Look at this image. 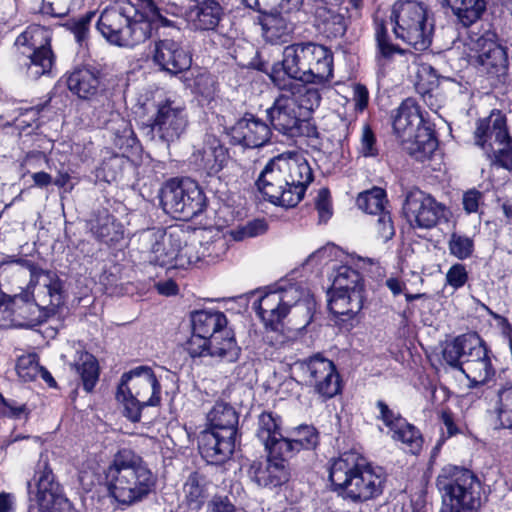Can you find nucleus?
Masks as SVG:
<instances>
[{
    "mask_svg": "<svg viewBox=\"0 0 512 512\" xmlns=\"http://www.w3.org/2000/svg\"><path fill=\"white\" fill-rule=\"evenodd\" d=\"M29 410L24 403H20L13 399H6L0 394V417H8L12 419H27Z\"/></svg>",
    "mask_w": 512,
    "mask_h": 512,
    "instance_id": "13d9d810",
    "label": "nucleus"
},
{
    "mask_svg": "<svg viewBox=\"0 0 512 512\" xmlns=\"http://www.w3.org/2000/svg\"><path fill=\"white\" fill-rule=\"evenodd\" d=\"M112 121L118 123V128L111 127L115 134V145L120 149L133 147L136 144V137L130 123L120 118L119 114H116Z\"/></svg>",
    "mask_w": 512,
    "mask_h": 512,
    "instance_id": "5fc2aeb1",
    "label": "nucleus"
},
{
    "mask_svg": "<svg viewBox=\"0 0 512 512\" xmlns=\"http://www.w3.org/2000/svg\"><path fill=\"white\" fill-rule=\"evenodd\" d=\"M461 372L470 381L471 387L486 384L495 375L487 348L478 336L474 338L471 350L463 360Z\"/></svg>",
    "mask_w": 512,
    "mask_h": 512,
    "instance_id": "5701e85b",
    "label": "nucleus"
},
{
    "mask_svg": "<svg viewBox=\"0 0 512 512\" xmlns=\"http://www.w3.org/2000/svg\"><path fill=\"white\" fill-rule=\"evenodd\" d=\"M388 433L395 442L401 444L405 452L417 455L422 450L423 438L420 431L406 419L400 420L398 426Z\"/></svg>",
    "mask_w": 512,
    "mask_h": 512,
    "instance_id": "a19ab883",
    "label": "nucleus"
},
{
    "mask_svg": "<svg viewBox=\"0 0 512 512\" xmlns=\"http://www.w3.org/2000/svg\"><path fill=\"white\" fill-rule=\"evenodd\" d=\"M393 128L409 155L418 161L428 159L438 146L433 130L424 124L420 108L412 98L405 99L397 110Z\"/></svg>",
    "mask_w": 512,
    "mask_h": 512,
    "instance_id": "1a4fd4ad",
    "label": "nucleus"
},
{
    "mask_svg": "<svg viewBox=\"0 0 512 512\" xmlns=\"http://www.w3.org/2000/svg\"><path fill=\"white\" fill-rule=\"evenodd\" d=\"M30 303L34 302L30 299L28 291L17 294L12 298L0 291V322L2 320H7L12 314L17 315L30 323L37 321L40 316V311L35 314H31L28 307V304Z\"/></svg>",
    "mask_w": 512,
    "mask_h": 512,
    "instance_id": "4c0bfd02",
    "label": "nucleus"
},
{
    "mask_svg": "<svg viewBox=\"0 0 512 512\" xmlns=\"http://www.w3.org/2000/svg\"><path fill=\"white\" fill-rule=\"evenodd\" d=\"M161 204L167 213L191 219L203 212L206 197L195 181L189 178L173 179L162 189Z\"/></svg>",
    "mask_w": 512,
    "mask_h": 512,
    "instance_id": "4468645a",
    "label": "nucleus"
},
{
    "mask_svg": "<svg viewBox=\"0 0 512 512\" xmlns=\"http://www.w3.org/2000/svg\"><path fill=\"white\" fill-rule=\"evenodd\" d=\"M212 482L200 471L191 473L183 485L184 498L187 504L196 510L201 509L209 495Z\"/></svg>",
    "mask_w": 512,
    "mask_h": 512,
    "instance_id": "ea45409f",
    "label": "nucleus"
},
{
    "mask_svg": "<svg viewBox=\"0 0 512 512\" xmlns=\"http://www.w3.org/2000/svg\"><path fill=\"white\" fill-rule=\"evenodd\" d=\"M347 10V7L322 1L315 11L317 29L327 38L342 37L347 29Z\"/></svg>",
    "mask_w": 512,
    "mask_h": 512,
    "instance_id": "c85d7f7f",
    "label": "nucleus"
},
{
    "mask_svg": "<svg viewBox=\"0 0 512 512\" xmlns=\"http://www.w3.org/2000/svg\"><path fill=\"white\" fill-rule=\"evenodd\" d=\"M192 331L207 338L228 329L225 314L219 310H200L191 315Z\"/></svg>",
    "mask_w": 512,
    "mask_h": 512,
    "instance_id": "f704fd0d",
    "label": "nucleus"
},
{
    "mask_svg": "<svg viewBox=\"0 0 512 512\" xmlns=\"http://www.w3.org/2000/svg\"><path fill=\"white\" fill-rule=\"evenodd\" d=\"M75 366L82 379L84 389L87 392L92 391L99 377V368L95 357L90 353H82Z\"/></svg>",
    "mask_w": 512,
    "mask_h": 512,
    "instance_id": "09e8293b",
    "label": "nucleus"
},
{
    "mask_svg": "<svg viewBox=\"0 0 512 512\" xmlns=\"http://www.w3.org/2000/svg\"><path fill=\"white\" fill-rule=\"evenodd\" d=\"M67 85L70 91L85 99L96 94L99 78L90 69L80 68L68 76Z\"/></svg>",
    "mask_w": 512,
    "mask_h": 512,
    "instance_id": "79ce46f5",
    "label": "nucleus"
},
{
    "mask_svg": "<svg viewBox=\"0 0 512 512\" xmlns=\"http://www.w3.org/2000/svg\"><path fill=\"white\" fill-rule=\"evenodd\" d=\"M279 89L294 85L325 84L333 77V54L325 46L307 42L284 48L283 59L269 74Z\"/></svg>",
    "mask_w": 512,
    "mask_h": 512,
    "instance_id": "f03ea898",
    "label": "nucleus"
},
{
    "mask_svg": "<svg viewBox=\"0 0 512 512\" xmlns=\"http://www.w3.org/2000/svg\"><path fill=\"white\" fill-rule=\"evenodd\" d=\"M474 136L476 145L485 151L493 164L512 169V139L501 111L493 110L488 117L479 120Z\"/></svg>",
    "mask_w": 512,
    "mask_h": 512,
    "instance_id": "9b49d317",
    "label": "nucleus"
},
{
    "mask_svg": "<svg viewBox=\"0 0 512 512\" xmlns=\"http://www.w3.org/2000/svg\"><path fill=\"white\" fill-rule=\"evenodd\" d=\"M16 371L23 381L35 380L41 372L37 355L27 354L19 357L16 364Z\"/></svg>",
    "mask_w": 512,
    "mask_h": 512,
    "instance_id": "6e6d98bb",
    "label": "nucleus"
},
{
    "mask_svg": "<svg viewBox=\"0 0 512 512\" xmlns=\"http://www.w3.org/2000/svg\"><path fill=\"white\" fill-rule=\"evenodd\" d=\"M509 379L497 391L495 412L502 428L512 429V369H508Z\"/></svg>",
    "mask_w": 512,
    "mask_h": 512,
    "instance_id": "a18cd8bd",
    "label": "nucleus"
},
{
    "mask_svg": "<svg viewBox=\"0 0 512 512\" xmlns=\"http://www.w3.org/2000/svg\"><path fill=\"white\" fill-rule=\"evenodd\" d=\"M387 203L386 193L382 188L374 187L371 190L359 194L357 198L358 207L369 214L380 215L385 210Z\"/></svg>",
    "mask_w": 512,
    "mask_h": 512,
    "instance_id": "8fccbe9b",
    "label": "nucleus"
},
{
    "mask_svg": "<svg viewBox=\"0 0 512 512\" xmlns=\"http://www.w3.org/2000/svg\"><path fill=\"white\" fill-rule=\"evenodd\" d=\"M376 229L379 237L383 241H388L394 236L395 229L391 215L388 211L378 215Z\"/></svg>",
    "mask_w": 512,
    "mask_h": 512,
    "instance_id": "774afa93",
    "label": "nucleus"
},
{
    "mask_svg": "<svg viewBox=\"0 0 512 512\" xmlns=\"http://www.w3.org/2000/svg\"><path fill=\"white\" fill-rule=\"evenodd\" d=\"M287 459L274 458L268 454L265 461L253 462L248 470L249 478L259 487L275 488L289 480Z\"/></svg>",
    "mask_w": 512,
    "mask_h": 512,
    "instance_id": "393cba45",
    "label": "nucleus"
},
{
    "mask_svg": "<svg viewBox=\"0 0 512 512\" xmlns=\"http://www.w3.org/2000/svg\"><path fill=\"white\" fill-rule=\"evenodd\" d=\"M153 0H126L105 8L97 21V29L111 44L133 48L149 39L160 26H170Z\"/></svg>",
    "mask_w": 512,
    "mask_h": 512,
    "instance_id": "f257e3e1",
    "label": "nucleus"
},
{
    "mask_svg": "<svg viewBox=\"0 0 512 512\" xmlns=\"http://www.w3.org/2000/svg\"><path fill=\"white\" fill-rule=\"evenodd\" d=\"M257 315L267 327L274 328L287 315L282 305V299L278 295L275 287L269 288L257 302L254 303Z\"/></svg>",
    "mask_w": 512,
    "mask_h": 512,
    "instance_id": "473e14b6",
    "label": "nucleus"
},
{
    "mask_svg": "<svg viewBox=\"0 0 512 512\" xmlns=\"http://www.w3.org/2000/svg\"><path fill=\"white\" fill-rule=\"evenodd\" d=\"M436 486L442 497L439 512H479L482 486L472 471L446 465L437 476Z\"/></svg>",
    "mask_w": 512,
    "mask_h": 512,
    "instance_id": "0eeeda50",
    "label": "nucleus"
},
{
    "mask_svg": "<svg viewBox=\"0 0 512 512\" xmlns=\"http://www.w3.org/2000/svg\"><path fill=\"white\" fill-rule=\"evenodd\" d=\"M283 0L279 6L281 12L264 14L261 18V26L264 39L271 44H280L287 42L291 33L294 31L295 22L291 18V13L299 11L297 9H284Z\"/></svg>",
    "mask_w": 512,
    "mask_h": 512,
    "instance_id": "cd10ccee",
    "label": "nucleus"
},
{
    "mask_svg": "<svg viewBox=\"0 0 512 512\" xmlns=\"http://www.w3.org/2000/svg\"><path fill=\"white\" fill-rule=\"evenodd\" d=\"M180 230L169 233L162 228H149L138 234L139 250L148 261L161 267L175 268L177 249L181 244Z\"/></svg>",
    "mask_w": 512,
    "mask_h": 512,
    "instance_id": "dca6fc26",
    "label": "nucleus"
},
{
    "mask_svg": "<svg viewBox=\"0 0 512 512\" xmlns=\"http://www.w3.org/2000/svg\"><path fill=\"white\" fill-rule=\"evenodd\" d=\"M51 31L40 25L28 26L15 40L18 51L26 56L28 76L37 79L50 73L54 64Z\"/></svg>",
    "mask_w": 512,
    "mask_h": 512,
    "instance_id": "ddd939ff",
    "label": "nucleus"
},
{
    "mask_svg": "<svg viewBox=\"0 0 512 512\" xmlns=\"http://www.w3.org/2000/svg\"><path fill=\"white\" fill-rule=\"evenodd\" d=\"M447 245L450 255L460 261L467 260L474 254V239L466 234L453 232Z\"/></svg>",
    "mask_w": 512,
    "mask_h": 512,
    "instance_id": "3c124183",
    "label": "nucleus"
},
{
    "mask_svg": "<svg viewBox=\"0 0 512 512\" xmlns=\"http://www.w3.org/2000/svg\"><path fill=\"white\" fill-rule=\"evenodd\" d=\"M445 2L466 27L475 23L486 8L485 0H445Z\"/></svg>",
    "mask_w": 512,
    "mask_h": 512,
    "instance_id": "49530a36",
    "label": "nucleus"
},
{
    "mask_svg": "<svg viewBox=\"0 0 512 512\" xmlns=\"http://www.w3.org/2000/svg\"><path fill=\"white\" fill-rule=\"evenodd\" d=\"M359 151L364 157H374L378 154L376 137L368 124L362 127Z\"/></svg>",
    "mask_w": 512,
    "mask_h": 512,
    "instance_id": "680f3d73",
    "label": "nucleus"
},
{
    "mask_svg": "<svg viewBox=\"0 0 512 512\" xmlns=\"http://www.w3.org/2000/svg\"><path fill=\"white\" fill-rule=\"evenodd\" d=\"M282 90L284 92L266 110L271 126L290 138L317 137V129L308 116L320 104L319 91L306 85H294Z\"/></svg>",
    "mask_w": 512,
    "mask_h": 512,
    "instance_id": "39448f33",
    "label": "nucleus"
},
{
    "mask_svg": "<svg viewBox=\"0 0 512 512\" xmlns=\"http://www.w3.org/2000/svg\"><path fill=\"white\" fill-rule=\"evenodd\" d=\"M34 479L36 481V502L38 512H61L68 506V500L62 494L60 485L55 482L52 469L42 456L37 465Z\"/></svg>",
    "mask_w": 512,
    "mask_h": 512,
    "instance_id": "aec40b11",
    "label": "nucleus"
},
{
    "mask_svg": "<svg viewBox=\"0 0 512 512\" xmlns=\"http://www.w3.org/2000/svg\"><path fill=\"white\" fill-rule=\"evenodd\" d=\"M267 231V224L264 220H254L247 223L245 226L241 227L237 231L234 232V237L236 240H243L245 238L256 237L264 234Z\"/></svg>",
    "mask_w": 512,
    "mask_h": 512,
    "instance_id": "0e129e2a",
    "label": "nucleus"
},
{
    "mask_svg": "<svg viewBox=\"0 0 512 512\" xmlns=\"http://www.w3.org/2000/svg\"><path fill=\"white\" fill-rule=\"evenodd\" d=\"M200 249L203 262L210 264L222 257L226 253L228 246L226 239L218 236L205 244L200 243Z\"/></svg>",
    "mask_w": 512,
    "mask_h": 512,
    "instance_id": "4d7b16f0",
    "label": "nucleus"
},
{
    "mask_svg": "<svg viewBox=\"0 0 512 512\" xmlns=\"http://www.w3.org/2000/svg\"><path fill=\"white\" fill-rule=\"evenodd\" d=\"M376 407L379 412L377 418L381 420L384 423V425L388 428V432L393 430L396 424L398 425V422H400V420H405V418H403L399 413L390 409L389 406L382 400H378L376 402Z\"/></svg>",
    "mask_w": 512,
    "mask_h": 512,
    "instance_id": "e2e57ef3",
    "label": "nucleus"
},
{
    "mask_svg": "<svg viewBox=\"0 0 512 512\" xmlns=\"http://www.w3.org/2000/svg\"><path fill=\"white\" fill-rule=\"evenodd\" d=\"M186 351L192 358L210 357V338L193 332L186 342Z\"/></svg>",
    "mask_w": 512,
    "mask_h": 512,
    "instance_id": "052dcab7",
    "label": "nucleus"
},
{
    "mask_svg": "<svg viewBox=\"0 0 512 512\" xmlns=\"http://www.w3.org/2000/svg\"><path fill=\"white\" fill-rule=\"evenodd\" d=\"M198 447L208 463L222 464L234 451L235 436L204 430L199 436Z\"/></svg>",
    "mask_w": 512,
    "mask_h": 512,
    "instance_id": "bb28decb",
    "label": "nucleus"
},
{
    "mask_svg": "<svg viewBox=\"0 0 512 512\" xmlns=\"http://www.w3.org/2000/svg\"><path fill=\"white\" fill-rule=\"evenodd\" d=\"M223 16V9L215 0H203L187 12V20L194 30H214Z\"/></svg>",
    "mask_w": 512,
    "mask_h": 512,
    "instance_id": "7c9ffc66",
    "label": "nucleus"
},
{
    "mask_svg": "<svg viewBox=\"0 0 512 512\" xmlns=\"http://www.w3.org/2000/svg\"><path fill=\"white\" fill-rule=\"evenodd\" d=\"M402 211L412 228L430 229L438 224L445 206L430 194L415 188L407 192Z\"/></svg>",
    "mask_w": 512,
    "mask_h": 512,
    "instance_id": "a211bd4d",
    "label": "nucleus"
},
{
    "mask_svg": "<svg viewBox=\"0 0 512 512\" xmlns=\"http://www.w3.org/2000/svg\"><path fill=\"white\" fill-rule=\"evenodd\" d=\"M234 143L247 148L264 146L271 137V128L253 114H245L231 128Z\"/></svg>",
    "mask_w": 512,
    "mask_h": 512,
    "instance_id": "b1692460",
    "label": "nucleus"
},
{
    "mask_svg": "<svg viewBox=\"0 0 512 512\" xmlns=\"http://www.w3.org/2000/svg\"><path fill=\"white\" fill-rule=\"evenodd\" d=\"M329 479L343 500L363 504L378 498L384 489L385 476L356 451H347L330 461Z\"/></svg>",
    "mask_w": 512,
    "mask_h": 512,
    "instance_id": "20e7f679",
    "label": "nucleus"
},
{
    "mask_svg": "<svg viewBox=\"0 0 512 512\" xmlns=\"http://www.w3.org/2000/svg\"><path fill=\"white\" fill-rule=\"evenodd\" d=\"M351 263H354V258L351 257ZM347 261L345 264L339 266L334 270L332 275V288L343 289L346 291L358 290L363 294V284L360 273L352 268Z\"/></svg>",
    "mask_w": 512,
    "mask_h": 512,
    "instance_id": "de8ad7c7",
    "label": "nucleus"
},
{
    "mask_svg": "<svg viewBox=\"0 0 512 512\" xmlns=\"http://www.w3.org/2000/svg\"><path fill=\"white\" fill-rule=\"evenodd\" d=\"M319 443V435L315 427L310 425H300L294 428L286 441L280 445L283 448V458L289 459L302 449H314Z\"/></svg>",
    "mask_w": 512,
    "mask_h": 512,
    "instance_id": "72a5a7b5",
    "label": "nucleus"
},
{
    "mask_svg": "<svg viewBox=\"0 0 512 512\" xmlns=\"http://www.w3.org/2000/svg\"><path fill=\"white\" fill-rule=\"evenodd\" d=\"M92 234L105 244L119 242L124 236L123 225L107 211L99 212L90 222Z\"/></svg>",
    "mask_w": 512,
    "mask_h": 512,
    "instance_id": "e433bc0d",
    "label": "nucleus"
},
{
    "mask_svg": "<svg viewBox=\"0 0 512 512\" xmlns=\"http://www.w3.org/2000/svg\"><path fill=\"white\" fill-rule=\"evenodd\" d=\"M477 335H461L447 343L443 349L442 357L451 368L462 370L463 360L471 350L473 340Z\"/></svg>",
    "mask_w": 512,
    "mask_h": 512,
    "instance_id": "37998d69",
    "label": "nucleus"
},
{
    "mask_svg": "<svg viewBox=\"0 0 512 512\" xmlns=\"http://www.w3.org/2000/svg\"><path fill=\"white\" fill-rule=\"evenodd\" d=\"M208 427L206 430L236 435L238 415L235 409L226 403H216L207 415Z\"/></svg>",
    "mask_w": 512,
    "mask_h": 512,
    "instance_id": "c9c22d12",
    "label": "nucleus"
},
{
    "mask_svg": "<svg viewBox=\"0 0 512 512\" xmlns=\"http://www.w3.org/2000/svg\"><path fill=\"white\" fill-rule=\"evenodd\" d=\"M293 370L313 386L323 398H332L340 391L339 375L332 361L319 355L294 363Z\"/></svg>",
    "mask_w": 512,
    "mask_h": 512,
    "instance_id": "f3484780",
    "label": "nucleus"
},
{
    "mask_svg": "<svg viewBox=\"0 0 512 512\" xmlns=\"http://www.w3.org/2000/svg\"><path fill=\"white\" fill-rule=\"evenodd\" d=\"M313 178L312 168L304 156L287 153L271 159L256 184L268 201L290 208L302 200Z\"/></svg>",
    "mask_w": 512,
    "mask_h": 512,
    "instance_id": "7ed1b4c3",
    "label": "nucleus"
},
{
    "mask_svg": "<svg viewBox=\"0 0 512 512\" xmlns=\"http://www.w3.org/2000/svg\"><path fill=\"white\" fill-rule=\"evenodd\" d=\"M469 279L466 266L462 263L453 264L445 274V283L454 291L463 288Z\"/></svg>",
    "mask_w": 512,
    "mask_h": 512,
    "instance_id": "bf43d9fd",
    "label": "nucleus"
},
{
    "mask_svg": "<svg viewBox=\"0 0 512 512\" xmlns=\"http://www.w3.org/2000/svg\"><path fill=\"white\" fill-rule=\"evenodd\" d=\"M275 289L282 299V305L287 314L292 308L298 309L305 316V324L310 323L315 309V300L305 283H281L277 284Z\"/></svg>",
    "mask_w": 512,
    "mask_h": 512,
    "instance_id": "a878e982",
    "label": "nucleus"
},
{
    "mask_svg": "<svg viewBox=\"0 0 512 512\" xmlns=\"http://www.w3.org/2000/svg\"><path fill=\"white\" fill-rule=\"evenodd\" d=\"M281 424V417L271 412H263L258 417L256 436L271 457L282 459L283 448L280 444L286 441V437L281 433Z\"/></svg>",
    "mask_w": 512,
    "mask_h": 512,
    "instance_id": "c756f323",
    "label": "nucleus"
},
{
    "mask_svg": "<svg viewBox=\"0 0 512 512\" xmlns=\"http://www.w3.org/2000/svg\"><path fill=\"white\" fill-rule=\"evenodd\" d=\"M463 54L471 66L489 77L498 78L508 70L506 48L497 43L492 33L470 35L464 42Z\"/></svg>",
    "mask_w": 512,
    "mask_h": 512,
    "instance_id": "f8f14e48",
    "label": "nucleus"
},
{
    "mask_svg": "<svg viewBox=\"0 0 512 512\" xmlns=\"http://www.w3.org/2000/svg\"><path fill=\"white\" fill-rule=\"evenodd\" d=\"M105 480L111 496L125 505L142 501L156 485V476L148 465L128 449L115 454L105 471Z\"/></svg>",
    "mask_w": 512,
    "mask_h": 512,
    "instance_id": "423d86ee",
    "label": "nucleus"
},
{
    "mask_svg": "<svg viewBox=\"0 0 512 512\" xmlns=\"http://www.w3.org/2000/svg\"><path fill=\"white\" fill-rule=\"evenodd\" d=\"M375 40H376V62L379 67H385L395 57L402 55L404 50L391 43L387 29L383 22L375 20Z\"/></svg>",
    "mask_w": 512,
    "mask_h": 512,
    "instance_id": "c03bdc74",
    "label": "nucleus"
},
{
    "mask_svg": "<svg viewBox=\"0 0 512 512\" xmlns=\"http://www.w3.org/2000/svg\"><path fill=\"white\" fill-rule=\"evenodd\" d=\"M200 261H203L200 244H183V241L181 240V244L177 249V259L175 263V268L184 269L191 265H195Z\"/></svg>",
    "mask_w": 512,
    "mask_h": 512,
    "instance_id": "603ef678",
    "label": "nucleus"
},
{
    "mask_svg": "<svg viewBox=\"0 0 512 512\" xmlns=\"http://www.w3.org/2000/svg\"><path fill=\"white\" fill-rule=\"evenodd\" d=\"M221 332L210 338V357L227 363L236 362L241 354V348L237 344L234 331L228 328Z\"/></svg>",
    "mask_w": 512,
    "mask_h": 512,
    "instance_id": "58836bf2",
    "label": "nucleus"
},
{
    "mask_svg": "<svg viewBox=\"0 0 512 512\" xmlns=\"http://www.w3.org/2000/svg\"><path fill=\"white\" fill-rule=\"evenodd\" d=\"M391 18L395 22L393 31L398 39L419 51L431 45L434 25L423 2L399 0L393 6Z\"/></svg>",
    "mask_w": 512,
    "mask_h": 512,
    "instance_id": "9d476101",
    "label": "nucleus"
},
{
    "mask_svg": "<svg viewBox=\"0 0 512 512\" xmlns=\"http://www.w3.org/2000/svg\"><path fill=\"white\" fill-rule=\"evenodd\" d=\"M315 206L319 213L320 221L326 222L332 215L330 192L327 188L319 189Z\"/></svg>",
    "mask_w": 512,
    "mask_h": 512,
    "instance_id": "69168bd1",
    "label": "nucleus"
},
{
    "mask_svg": "<svg viewBox=\"0 0 512 512\" xmlns=\"http://www.w3.org/2000/svg\"><path fill=\"white\" fill-rule=\"evenodd\" d=\"M95 16V12H87L86 14L72 18L66 21L64 26L73 33L76 42L83 46L87 40L89 25Z\"/></svg>",
    "mask_w": 512,
    "mask_h": 512,
    "instance_id": "864d4df0",
    "label": "nucleus"
},
{
    "mask_svg": "<svg viewBox=\"0 0 512 512\" xmlns=\"http://www.w3.org/2000/svg\"><path fill=\"white\" fill-rule=\"evenodd\" d=\"M369 91L363 84L357 83L353 85L352 102L356 113H363L369 104Z\"/></svg>",
    "mask_w": 512,
    "mask_h": 512,
    "instance_id": "338daca9",
    "label": "nucleus"
},
{
    "mask_svg": "<svg viewBox=\"0 0 512 512\" xmlns=\"http://www.w3.org/2000/svg\"><path fill=\"white\" fill-rule=\"evenodd\" d=\"M154 65L162 72L177 75L190 68L192 57L183 45L171 38L154 41L150 50Z\"/></svg>",
    "mask_w": 512,
    "mask_h": 512,
    "instance_id": "412c9836",
    "label": "nucleus"
},
{
    "mask_svg": "<svg viewBox=\"0 0 512 512\" xmlns=\"http://www.w3.org/2000/svg\"><path fill=\"white\" fill-rule=\"evenodd\" d=\"M161 385L154 371L147 366L136 367L121 376L116 399L123 406V414L131 422L141 420L145 407H155L161 402Z\"/></svg>",
    "mask_w": 512,
    "mask_h": 512,
    "instance_id": "6e6552de",
    "label": "nucleus"
},
{
    "mask_svg": "<svg viewBox=\"0 0 512 512\" xmlns=\"http://www.w3.org/2000/svg\"><path fill=\"white\" fill-rule=\"evenodd\" d=\"M188 126L186 109L180 103L166 99L155 105L154 114L148 119L144 129L151 140L169 146L179 140Z\"/></svg>",
    "mask_w": 512,
    "mask_h": 512,
    "instance_id": "2eb2a0df",
    "label": "nucleus"
},
{
    "mask_svg": "<svg viewBox=\"0 0 512 512\" xmlns=\"http://www.w3.org/2000/svg\"><path fill=\"white\" fill-rule=\"evenodd\" d=\"M229 159L227 149L214 135H205L203 141L194 146L190 162L207 175L218 174Z\"/></svg>",
    "mask_w": 512,
    "mask_h": 512,
    "instance_id": "4be33fe9",
    "label": "nucleus"
},
{
    "mask_svg": "<svg viewBox=\"0 0 512 512\" xmlns=\"http://www.w3.org/2000/svg\"><path fill=\"white\" fill-rule=\"evenodd\" d=\"M328 297V308L335 316L353 317L363 307V294L358 290L346 291L331 288Z\"/></svg>",
    "mask_w": 512,
    "mask_h": 512,
    "instance_id": "2f4dec72",
    "label": "nucleus"
},
{
    "mask_svg": "<svg viewBox=\"0 0 512 512\" xmlns=\"http://www.w3.org/2000/svg\"><path fill=\"white\" fill-rule=\"evenodd\" d=\"M30 282L26 291L34 303L28 304L31 314L39 312L49 306L57 307L61 304V282L53 271L43 270L33 264L27 265Z\"/></svg>",
    "mask_w": 512,
    "mask_h": 512,
    "instance_id": "6ab92c4d",
    "label": "nucleus"
}]
</instances>
